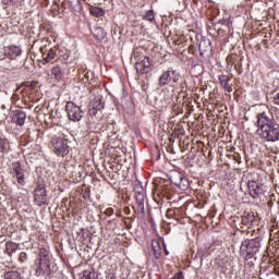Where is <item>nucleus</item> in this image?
I'll return each mask as SVG.
<instances>
[{"label":"nucleus","instance_id":"f257e3e1","mask_svg":"<svg viewBox=\"0 0 279 279\" xmlns=\"http://www.w3.org/2000/svg\"><path fill=\"white\" fill-rule=\"evenodd\" d=\"M256 134L264 143H278L279 124L269 111L259 112L256 116Z\"/></svg>","mask_w":279,"mask_h":279},{"label":"nucleus","instance_id":"f03ea898","mask_svg":"<svg viewBox=\"0 0 279 279\" xmlns=\"http://www.w3.org/2000/svg\"><path fill=\"white\" fill-rule=\"evenodd\" d=\"M260 241H263V238L257 236L255 239H251L242 242L241 252L246 253L247 259L254 258V255L260 252Z\"/></svg>","mask_w":279,"mask_h":279},{"label":"nucleus","instance_id":"7ed1b4c3","mask_svg":"<svg viewBox=\"0 0 279 279\" xmlns=\"http://www.w3.org/2000/svg\"><path fill=\"white\" fill-rule=\"evenodd\" d=\"M179 82H180V72L173 69L165 71L159 76V86H170L171 88H175Z\"/></svg>","mask_w":279,"mask_h":279},{"label":"nucleus","instance_id":"20e7f679","mask_svg":"<svg viewBox=\"0 0 279 279\" xmlns=\"http://www.w3.org/2000/svg\"><path fill=\"white\" fill-rule=\"evenodd\" d=\"M51 147L54 149L57 156H69L71 153V146L69 145V140L64 137L53 136L50 142Z\"/></svg>","mask_w":279,"mask_h":279},{"label":"nucleus","instance_id":"39448f33","mask_svg":"<svg viewBox=\"0 0 279 279\" xmlns=\"http://www.w3.org/2000/svg\"><path fill=\"white\" fill-rule=\"evenodd\" d=\"M49 192L45 183L38 182L34 190V204L36 206H49Z\"/></svg>","mask_w":279,"mask_h":279},{"label":"nucleus","instance_id":"423d86ee","mask_svg":"<svg viewBox=\"0 0 279 279\" xmlns=\"http://www.w3.org/2000/svg\"><path fill=\"white\" fill-rule=\"evenodd\" d=\"M155 106H159L160 108H167L171 101H173V89L169 90L167 88L161 89L160 92L155 94Z\"/></svg>","mask_w":279,"mask_h":279},{"label":"nucleus","instance_id":"0eeeda50","mask_svg":"<svg viewBox=\"0 0 279 279\" xmlns=\"http://www.w3.org/2000/svg\"><path fill=\"white\" fill-rule=\"evenodd\" d=\"M65 112H68V117L70 121H82V117H84V111L82 107L75 105L73 101H69L65 105Z\"/></svg>","mask_w":279,"mask_h":279},{"label":"nucleus","instance_id":"6e6552de","mask_svg":"<svg viewBox=\"0 0 279 279\" xmlns=\"http://www.w3.org/2000/svg\"><path fill=\"white\" fill-rule=\"evenodd\" d=\"M169 180L175 186H179L181 191H186L189 189V179L178 170H172L169 174Z\"/></svg>","mask_w":279,"mask_h":279},{"label":"nucleus","instance_id":"1a4fd4ad","mask_svg":"<svg viewBox=\"0 0 279 279\" xmlns=\"http://www.w3.org/2000/svg\"><path fill=\"white\" fill-rule=\"evenodd\" d=\"M247 189L251 197L253 199H258L262 195H265V185L256 181H248Z\"/></svg>","mask_w":279,"mask_h":279},{"label":"nucleus","instance_id":"9d476101","mask_svg":"<svg viewBox=\"0 0 279 279\" xmlns=\"http://www.w3.org/2000/svg\"><path fill=\"white\" fill-rule=\"evenodd\" d=\"M154 61L149 57H143L141 61H136L135 69L140 75L150 73Z\"/></svg>","mask_w":279,"mask_h":279},{"label":"nucleus","instance_id":"9b49d317","mask_svg":"<svg viewBox=\"0 0 279 279\" xmlns=\"http://www.w3.org/2000/svg\"><path fill=\"white\" fill-rule=\"evenodd\" d=\"M254 214L244 213L241 217L240 230L250 234V230H252V226H254Z\"/></svg>","mask_w":279,"mask_h":279},{"label":"nucleus","instance_id":"f8f14e48","mask_svg":"<svg viewBox=\"0 0 279 279\" xmlns=\"http://www.w3.org/2000/svg\"><path fill=\"white\" fill-rule=\"evenodd\" d=\"M12 170L17 180V184L25 186V169H23V163H21V161H14L12 163Z\"/></svg>","mask_w":279,"mask_h":279},{"label":"nucleus","instance_id":"ddd939ff","mask_svg":"<svg viewBox=\"0 0 279 279\" xmlns=\"http://www.w3.org/2000/svg\"><path fill=\"white\" fill-rule=\"evenodd\" d=\"M199 56L208 57L213 53V43L208 38H202L198 45Z\"/></svg>","mask_w":279,"mask_h":279},{"label":"nucleus","instance_id":"4468645a","mask_svg":"<svg viewBox=\"0 0 279 279\" xmlns=\"http://www.w3.org/2000/svg\"><path fill=\"white\" fill-rule=\"evenodd\" d=\"M5 56H8L11 60H16V58H21L23 56V48L21 46H8L4 49Z\"/></svg>","mask_w":279,"mask_h":279},{"label":"nucleus","instance_id":"2eb2a0df","mask_svg":"<svg viewBox=\"0 0 279 279\" xmlns=\"http://www.w3.org/2000/svg\"><path fill=\"white\" fill-rule=\"evenodd\" d=\"M25 119H27V114L23 110H15L11 116L12 123H16V125H25Z\"/></svg>","mask_w":279,"mask_h":279},{"label":"nucleus","instance_id":"dca6fc26","mask_svg":"<svg viewBox=\"0 0 279 279\" xmlns=\"http://www.w3.org/2000/svg\"><path fill=\"white\" fill-rule=\"evenodd\" d=\"M41 64H48L51 60H56V50H53V48H50L49 50H47V48H41Z\"/></svg>","mask_w":279,"mask_h":279},{"label":"nucleus","instance_id":"f3484780","mask_svg":"<svg viewBox=\"0 0 279 279\" xmlns=\"http://www.w3.org/2000/svg\"><path fill=\"white\" fill-rule=\"evenodd\" d=\"M65 71H66V65H64V64L54 65L51 69V74L53 75L54 80L60 82V80H62V77H64V72Z\"/></svg>","mask_w":279,"mask_h":279},{"label":"nucleus","instance_id":"a211bd4d","mask_svg":"<svg viewBox=\"0 0 279 279\" xmlns=\"http://www.w3.org/2000/svg\"><path fill=\"white\" fill-rule=\"evenodd\" d=\"M39 274H43L44 276H51V260L48 262H39L38 266Z\"/></svg>","mask_w":279,"mask_h":279},{"label":"nucleus","instance_id":"6ab92c4d","mask_svg":"<svg viewBox=\"0 0 279 279\" xmlns=\"http://www.w3.org/2000/svg\"><path fill=\"white\" fill-rule=\"evenodd\" d=\"M94 36L99 40L100 43H106L108 40V33L104 29V27H96L94 31Z\"/></svg>","mask_w":279,"mask_h":279},{"label":"nucleus","instance_id":"aec40b11","mask_svg":"<svg viewBox=\"0 0 279 279\" xmlns=\"http://www.w3.org/2000/svg\"><path fill=\"white\" fill-rule=\"evenodd\" d=\"M89 108H94L95 110L102 111L104 110V101L101 96H96L93 101L89 104Z\"/></svg>","mask_w":279,"mask_h":279},{"label":"nucleus","instance_id":"412c9836","mask_svg":"<svg viewBox=\"0 0 279 279\" xmlns=\"http://www.w3.org/2000/svg\"><path fill=\"white\" fill-rule=\"evenodd\" d=\"M51 260V253L47 248L39 250V263Z\"/></svg>","mask_w":279,"mask_h":279},{"label":"nucleus","instance_id":"4be33fe9","mask_svg":"<svg viewBox=\"0 0 279 279\" xmlns=\"http://www.w3.org/2000/svg\"><path fill=\"white\" fill-rule=\"evenodd\" d=\"M4 279H25L23 278V276H21V272L16 271V270H9L5 271L3 275Z\"/></svg>","mask_w":279,"mask_h":279},{"label":"nucleus","instance_id":"5701e85b","mask_svg":"<svg viewBox=\"0 0 279 279\" xmlns=\"http://www.w3.org/2000/svg\"><path fill=\"white\" fill-rule=\"evenodd\" d=\"M59 60L66 66L68 64H71V52L69 50H65V52H61L59 56Z\"/></svg>","mask_w":279,"mask_h":279},{"label":"nucleus","instance_id":"b1692460","mask_svg":"<svg viewBox=\"0 0 279 279\" xmlns=\"http://www.w3.org/2000/svg\"><path fill=\"white\" fill-rule=\"evenodd\" d=\"M151 250L155 258H160V254H162V248L160 247V243L155 241L151 243Z\"/></svg>","mask_w":279,"mask_h":279},{"label":"nucleus","instance_id":"393cba45","mask_svg":"<svg viewBox=\"0 0 279 279\" xmlns=\"http://www.w3.org/2000/svg\"><path fill=\"white\" fill-rule=\"evenodd\" d=\"M98 278V275L97 272H95V269H88V270H84L82 276H81V279H97Z\"/></svg>","mask_w":279,"mask_h":279},{"label":"nucleus","instance_id":"a878e982","mask_svg":"<svg viewBox=\"0 0 279 279\" xmlns=\"http://www.w3.org/2000/svg\"><path fill=\"white\" fill-rule=\"evenodd\" d=\"M135 199H136L135 211L137 213V215H145V201H142L140 198H135Z\"/></svg>","mask_w":279,"mask_h":279},{"label":"nucleus","instance_id":"bb28decb","mask_svg":"<svg viewBox=\"0 0 279 279\" xmlns=\"http://www.w3.org/2000/svg\"><path fill=\"white\" fill-rule=\"evenodd\" d=\"M99 109H94L93 107H89L88 116L90 117V120L93 123H97V114H99Z\"/></svg>","mask_w":279,"mask_h":279},{"label":"nucleus","instance_id":"cd10ccee","mask_svg":"<svg viewBox=\"0 0 279 279\" xmlns=\"http://www.w3.org/2000/svg\"><path fill=\"white\" fill-rule=\"evenodd\" d=\"M145 21H149V23H154L156 21V13L154 10H148L144 15Z\"/></svg>","mask_w":279,"mask_h":279},{"label":"nucleus","instance_id":"c85d7f7f","mask_svg":"<svg viewBox=\"0 0 279 279\" xmlns=\"http://www.w3.org/2000/svg\"><path fill=\"white\" fill-rule=\"evenodd\" d=\"M90 14L93 16H96L97 19H99V16H104L105 11L101 8H92L90 9Z\"/></svg>","mask_w":279,"mask_h":279},{"label":"nucleus","instance_id":"c756f323","mask_svg":"<svg viewBox=\"0 0 279 279\" xmlns=\"http://www.w3.org/2000/svg\"><path fill=\"white\" fill-rule=\"evenodd\" d=\"M218 80L223 88H228V83L230 82V77H228V75H219Z\"/></svg>","mask_w":279,"mask_h":279},{"label":"nucleus","instance_id":"7c9ffc66","mask_svg":"<svg viewBox=\"0 0 279 279\" xmlns=\"http://www.w3.org/2000/svg\"><path fill=\"white\" fill-rule=\"evenodd\" d=\"M8 153V142L5 138L0 137V154H7Z\"/></svg>","mask_w":279,"mask_h":279},{"label":"nucleus","instance_id":"2f4dec72","mask_svg":"<svg viewBox=\"0 0 279 279\" xmlns=\"http://www.w3.org/2000/svg\"><path fill=\"white\" fill-rule=\"evenodd\" d=\"M134 193H135V195H143V194H145V189H143V184L141 182L135 184Z\"/></svg>","mask_w":279,"mask_h":279},{"label":"nucleus","instance_id":"473e14b6","mask_svg":"<svg viewBox=\"0 0 279 279\" xmlns=\"http://www.w3.org/2000/svg\"><path fill=\"white\" fill-rule=\"evenodd\" d=\"M20 260H21V263H25V260H27V253L22 252L20 254Z\"/></svg>","mask_w":279,"mask_h":279},{"label":"nucleus","instance_id":"72a5a7b5","mask_svg":"<svg viewBox=\"0 0 279 279\" xmlns=\"http://www.w3.org/2000/svg\"><path fill=\"white\" fill-rule=\"evenodd\" d=\"M105 215H107L108 217H111V215H114V209H112L111 207L107 208L105 210Z\"/></svg>","mask_w":279,"mask_h":279},{"label":"nucleus","instance_id":"f704fd0d","mask_svg":"<svg viewBox=\"0 0 279 279\" xmlns=\"http://www.w3.org/2000/svg\"><path fill=\"white\" fill-rule=\"evenodd\" d=\"M173 279H184V272L183 271H179L178 274H175L173 276Z\"/></svg>","mask_w":279,"mask_h":279},{"label":"nucleus","instance_id":"c9c22d12","mask_svg":"<svg viewBox=\"0 0 279 279\" xmlns=\"http://www.w3.org/2000/svg\"><path fill=\"white\" fill-rule=\"evenodd\" d=\"M135 199H142L145 202V194H135Z\"/></svg>","mask_w":279,"mask_h":279},{"label":"nucleus","instance_id":"e433bc0d","mask_svg":"<svg viewBox=\"0 0 279 279\" xmlns=\"http://www.w3.org/2000/svg\"><path fill=\"white\" fill-rule=\"evenodd\" d=\"M219 24L220 25H230V22L226 19H222V20L219 21Z\"/></svg>","mask_w":279,"mask_h":279},{"label":"nucleus","instance_id":"4c0bfd02","mask_svg":"<svg viewBox=\"0 0 279 279\" xmlns=\"http://www.w3.org/2000/svg\"><path fill=\"white\" fill-rule=\"evenodd\" d=\"M209 252H210V246L207 248L206 252H202L201 253V258H202V256H205V254H209Z\"/></svg>","mask_w":279,"mask_h":279},{"label":"nucleus","instance_id":"58836bf2","mask_svg":"<svg viewBox=\"0 0 279 279\" xmlns=\"http://www.w3.org/2000/svg\"><path fill=\"white\" fill-rule=\"evenodd\" d=\"M24 86H27V87L29 88V87L34 86V83H32V82H26V83H24Z\"/></svg>","mask_w":279,"mask_h":279},{"label":"nucleus","instance_id":"ea45409f","mask_svg":"<svg viewBox=\"0 0 279 279\" xmlns=\"http://www.w3.org/2000/svg\"><path fill=\"white\" fill-rule=\"evenodd\" d=\"M218 34H223V29L219 28Z\"/></svg>","mask_w":279,"mask_h":279},{"label":"nucleus","instance_id":"a19ab883","mask_svg":"<svg viewBox=\"0 0 279 279\" xmlns=\"http://www.w3.org/2000/svg\"><path fill=\"white\" fill-rule=\"evenodd\" d=\"M70 5H73V0H69Z\"/></svg>","mask_w":279,"mask_h":279},{"label":"nucleus","instance_id":"79ce46f5","mask_svg":"<svg viewBox=\"0 0 279 279\" xmlns=\"http://www.w3.org/2000/svg\"><path fill=\"white\" fill-rule=\"evenodd\" d=\"M263 44H264V45H267V39H264V40H263Z\"/></svg>","mask_w":279,"mask_h":279},{"label":"nucleus","instance_id":"37998d69","mask_svg":"<svg viewBox=\"0 0 279 279\" xmlns=\"http://www.w3.org/2000/svg\"><path fill=\"white\" fill-rule=\"evenodd\" d=\"M165 193H167V192H165V189H162V190H161V194H163V195H165Z\"/></svg>","mask_w":279,"mask_h":279},{"label":"nucleus","instance_id":"c03bdc74","mask_svg":"<svg viewBox=\"0 0 279 279\" xmlns=\"http://www.w3.org/2000/svg\"><path fill=\"white\" fill-rule=\"evenodd\" d=\"M194 258H197V255H194Z\"/></svg>","mask_w":279,"mask_h":279},{"label":"nucleus","instance_id":"a18cd8bd","mask_svg":"<svg viewBox=\"0 0 279 279\" xmlns=\"http://www.w3.org/2000/svg\"><path fill=\"white\" fill-rule=\"evenodd\" d=\"M166 254H169V252H168V251H166Z\"/></svg>","mask_w":279,"mask_h":279}]
</instances>
